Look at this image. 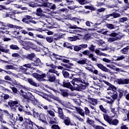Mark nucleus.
I'll return each mask as SVG.
<instances>
[{
	"label": "nucleus",
	"mask_w": 129,
	"mask_h": 129,
	"mask_svg": "<svg viewBox=\"0 0 129 129\" xmlns=\"http://www.w3.org/2000/svg\"><path fill=\"white\" fill-rule=\"evenodd\" d=\"M32 76L37 79L38 81H46V80L44 78H46V77L48 78V81L49 82L53 83L56 81V76L54 74H42L40 75L37 73H34L32 74Z\"/></svg>",
	"instance_id": "1"
},
{
	"label": "nucleus",
	"mask_w": 129,
	"mask_h": 129,
	"mask_svg": "<svg viewBox=\"0 0 129 129\" xmlns=\"http://www.w3.org/2000/svg\"><path fill=\"white\" fill-rule=\"evenodd\" d=\"M70 82H69V80H63L62 84H60V80H57V83L58 85H60V86H62V87H64L66 88H69V89H71L72 91H73V90H74V88H73V86L71 85V83Z\"/></svg>",
	"instance_id": "2"
},
{
	"label": "nucleus",
	"mask_w": 129,
	"mask_h": 129,
	"mask_svg": "<svg viewBox=\"0 0 129 129\" xmlns=\"http://www.w3.org/2000/svg\"><path fill=\"white\" fill-rule=\"evenodd\" d=\"M33 19L34 18H33V17L30 15H26L25 16V18L22 19V22H23V23H24L25 24H27V25H29L30 26H32V24H37V22L35 21L30 20H33Z\"/></svg>",
	"instance_id": "3"
},
{
	"label": "nucleus",
	"mask_w": 129,
	"mask_h": 129,
	"mask_svg": "<svg viewBox=\"0 0 129 129\" xmlns=\"http://www.w3.org/2000/svg\"><path fill=\"white\" fill-rule=\"evenodd\" d=\"M24 120L23 124L25 125V129H35L34 124L35 125L36 124L32 121L30 118H24Z\"/></svg>",
	"instance_id": "4"
},
{
	"label": "nucleus",
	"mask_w": 129,
	"mask_h": 129,
	"mask_svg": "<svg viewBox=\"0 0 129 129\" xmlns=\"http://www.w3.org/2000/svg\"><path fill=\"white\" fill-rule=\"evenodd\" d=\"M40 8H48L50 10H55L56 9V5L49 2H46L44 4L39 5Z\"/></svg>",
	"instance_id": "5"
},
{
	"label": "nucleus",
	"mask_w": 129,
	"mask_h": 129,
	"mask_svg": "<svg viewBox=\"0 0 129 129\" xmlns=\"http://www.w3.org/2000/svg\"><path fill=\"white\" fill-rule=\"evenodd\" d=\"M74 90H76L77 91H81L84 89H86V85H84L83 84H77L74 85Z\"/></svg>",
	"instance_id": "6"
},
{
	"label": "nucleus",
	"mask_w": 129,
	"mask_h": 129,
	"mask_svg": "<svg viewBox=\"0 0 129 129\" xmlns=\"http://www.w3.org/2000/svg\"><path fill=\"white\" fill-rule=\"evenodd\" d=\"M115 82L119 85H124V84H129V79H117Z\"/></svg>",
	"instance_id": "7"
},
{
	"label": "nucleus",
	"mask_w": 129,
	"mask_h": 129,
	"mask_svg": "<svg viewBox=\"0 0 129 129\" xmlns=\"http://www.w3.org/2000/svg\"><path fill=\"white\" fill-rule=\"evenodd\" d=\"M110 17H113L114 19H116L117 18H120V14L117 13L113 12V13H111L110 14L105 15V20H106V21H107L108 20V18H110Z\"/></svg>",
	"instance_id": "8"
},
{
	"label": "nucleus",
	"mask_w": 129,
	"mask_h": 129,
	"mask_svg": "<svg viewBox=\"0 0 129 129\" xmlns=\"http://www.w3.org/2000/svg\"><path fill=\"white\" fill-rule=\"evenodd\" d=\"M118 92V98L119 99L122 97V96H125V94L127 93V90L124 89H118L117 90Z\"/></svg>",
	"instance_id": "9"
},
{
	"label": "nucleus",
	"mask_w": 129,
	"mask_h": 129,
	"mask_svg": "<svg viewBox=\"0 0 129 129\" xmlns=\"http://www.w3.org/2000/svg\"><path fill=\"white\" fill-rule=\"evenodd\" d=\"M85 48H87V44H81L79 45H75L74 50L76 52H79L80 50H82Z\"/></svg>",
	"instance_id": "10"
},
{
	"label": "nucleus",
	"mask_w": 129,
	"mask_h": 129,
	"mask_svg": "<svg viewBox=\"0 0 129 129\" xmlns=\"http://www.w3.org/2000/svg\"><path fill=\"white\" fill-rule=\"evenodd\" d=\"M18 94L26 100H29V96H28V94H27V92L24 91V90H20V91L18 92Z\"/></svg>",
	"instance_id": "11"
},
{
	"label": "nucleus",
	"mask_w": 129,
	"mask_h": 129,
	"mask_svg": "<svg viewBox=\"0 0 129 129\" xmlns=\"http://www.w3.org/2000/svg\"><path fill=\"white\" fill-rule=\"evenodd\" d=\"M59 91V94L62 95L63 97H66L67 98H68V96H69V93L68 92V90L60 89Z\"/></svg>",
	"instance_id": "12"
},
{
	"label": "nucleus",
	"mask_w": 129,
	"mask_h": 129,
	"mask_svg": "<svg viewBox=\"0 0 129 129\" xmlns=\"http://www.w3.org/2000/svg\"><path fill=\"white\" fill-rule=\"evenodd\" d=\"M85 68L86 70H88V71H90V72L93 73V74L98 75V71L97 70H95V68L93 67V66H92V68H90V67H85Z\"/></svg>",
	"instance_id": "13"
},
{
	"label": "nucleus",
	"mask_w": 129,
	"mask_h": 129,
	"mask_svg": "<svg viewBox=\"0 0 129 129\" xmlns=\"http://www.w3.org/2000/svg\"><path fill=\"white\" fill-rule=\"evenodd\" d=\"M34 62H32V64L33 66H41L42 65V62H41V59L39 58H34L33 60H32Z\"/></svg>",
	"instance_id": "14"
},
{
	"label": "nucleus",
	"mask_w": 129,
	"mask_h": 129,
	"mask_svg": "<svg viewBox=\"0 0 129 129\" xmlns=\"http://www.w3.org/2000/svg\"><path fill=\"white\" fill-rule=\"evenodd\" d=\"M61 38L60 36H58L57 37L54 38V36H47L45 37L46 40L48 43H52L54 40L55 41H58L59 39H60Z\"/></svg>",
	"instance_id": "15"
},
{
	"label": "nucleus",
	"mask_w": 129,
	"mask_h": 129,
	"mask_svg": "<svg viewBox=\"0 0 129 129\" xmlns=\"http://www.w3.org/2000/svg\"><path fill=\"white\" fill-rule=\"evenodd\" d=\"M36 15L38 17H40V18H47V15H45L44 13H43V10L42 9L38 8L36 10Z\"/></svg>",
	"instance_id": "16"
},
{
	"label": "nucleus",
	"mask_w": 129,
	"mask_h": 129,
	"mask_svg": "<svg viewBox=\"0 0 129 129\" xmlns=\"http://www.w3.org/2000/svg\"><path fill=\"white\" fill-rule=\"evenodd\" d=\"M96 66L98 67V68H99V69L102 70V71H103L104 72H108V69L102 64L97 63H96Z\"/></svg>",
	"instance_id": "17"
},
{
	"label": "nucleus",
	"mask_w": 129,
	"mask_h": 129,
	"mask_svg": "<svg viewBox=\"0 0 129 129\" xmlns=\"http://www.w3.org/2000/svg\"><path fill=\"white\" fill-rule=\"evenodd\" d=\"M88 99L89 100V103H91L92 105H96L97 104V100L91 98V96L89 95H88Z\"/></svg>",
	"instance_id": "18"
},
{
	"label": "nucleus",
	"mask_w": 129,
	"mask_h": 129,
	"mask_svg": "<svg viewBox=\"0 0 129 129\" xmlns=\"http://www.w3.org/2000/svg\"><path fill=\"white\" fill-rule=\"evenodd\" d=\"M75 109L77 111L78 113L81 115L84 118L85 117V113L84 112V110L82 109L81 108L76 107Z\"/></svg>",
	"instance_id": "19"
},
{
	"label": "nucleus",
	"mask_w": 129,
	"mask_h": 129,
	"mask_svg": "<svg viewBox=\"0 0 129 129\" xmlns=\"http://www.w3.org/2000/svg\"><path fill=\"white\" fill-rule=\"evenodd\" d=\"M62 119L63 120V122L66 125H73L70 117H67L65 118L63 116V119Z\"/></svg>",
	"instance_id": "20"
},
{
	"label": "nucleus",
	"mask_w": 129,
	"mask_h": 129,
	"mask_svg": "<svg viewBox=\"0 0 129 129\" xmlns=\"http://www.w3.org/2000/svg\"><path fill=\"white\" fill-rule=\"evenodd\" d=\"M8 104L11 108H13L15 105H17V104H19V101H13L11 100L10 101H8Z\"/></svg>",
	"instance_id": "21"
},
{
	"label": "nucleus",
	"mask_w": 129,
	"mask_h": 129,
	"mask_svg": "<svg viewBox=\"0 0 129 129\" xmlns=\"http://www.w3.org/2000/svg\"><path fill=\"white\" fill-rule=\"evenodd\" d=\"M23 49L25 50H30V42H25L23 41L21 43Z\"/></svg>",
	"instance_id": "22"
},
{
	"label": "nucleus",
	"mask_w": 129,
	"mask_h": 129,
	"mask_svg": "<svg viewBox=\"0 0 129 129\" xmlns=\"http://www.w3.org/2000/svg\"><path fill=\"white\" fill-rule=\"evenodd\" d=\"M18 110L20 112H27V110H28V106H23L22 105H19L18 107Z\"/></svg>",
	"instance_id": "23"
},
{
	"label": "nucleus",
	"mask_w": 129,
	"mask_h": 129,
	"mask_svg": "<svg viewBox=\"0 0 129 129\" xmlns=\"http://www.w3.org/2000/svg\"><path fill=\"white\" fill-rule=\"evenodd\" d=\"M49 119H48V121L50 125H53V124H57L58 122H57V120H56V118H54L53 117H49Z\"/></svg>",
	"instance_id": "24"
},
{
	"label": "nucleus",
	"mask_w": 129,
	"mask_h": 129,
	"mask_svg": "<svg viewBox=\"0 0 129 129\" xmlns=\"http://www.w3.org/2000/svg\"><path fill=\"white\" fill-rule=\"evenodd\" d=\"M68 28L69 29H78L79 30H81L82 31H87V30L85 28H82L81 27H78L77 26V25H72L71 24H69L68 25Z\"/></svg>",
	"instance_id": "25"
},
{
	"label": "nucleus",
	"mask_w": 129,
	"mask_h": 129,
	"mask_svg": "<svg viewBox=\"0 0 129 129\" xmlns=\"http://www.w3.org/2000/svg\"><path fill=\"white\" fill-rule=\"evenodd\" d=\"M27 82L29 83V84H30V85H32V86H34V87H38V84L34 82L33 78L27 79Z\"/></svg>",
	"instance_id": "26"
},
{
	"label": "nucleus",
	"mask_w": 129,
	"mask_h": 129,
	"mask_svg": "<svg viewBox=\"0 0 129 129\" xmlns=\"http://www.w3.org/2000/svg\"><path fill=\"white\" fill-rule=\"evenodd\" d=\"M46 74H56L57 76H59L60 74L55 69H51L49 70Z\"/></svg>",
	"instance_id": "27"
},
{
	"label": "nucleus",
	"mask_w": 129,
	"mask_h": 129,
	"mask_svg": "<svg viewBox=\"0 0 129 129\" xmlns=\"http://www.w3.org/2000/svg\"><path fill=\"white\" fill-rule=\"evenodd\" d=\"M35 56L36 55L34 53H31L30 54H28L27 55H25L24 58H26V59H29V60H31V61H33Z\"/></svg>",
	"instance_id": "28"
},
{
	"label": "nucleus",
	"mask_w": 129,
	"mask_h": 129,
	"mask_svg": "<svg viewBox=\"0 0 129 129\" xmlns=\"http://www.w3.org/2000/svg\"><path fill=\"white\" fill-rule=\"evenodd\" d=\"M81 81V78H75L72 81H70V82L74 86L77 85L76 83H78V82H80Z\"/></svg>",
	"instance_id": "29"
},
{
	"label": "nucleus",
	"mask_w": 129,
	"mask_h": 129,
	"mask_svg": "<svg viewBox=\"0 0 129 129\" xmlns=\"http://www.w3.org/2000/svg\"><path fill=\"white\" fill-rule=\"evenodd\" d=\"M118 122H119V121L117 119H111L108 123L109 124H112V125H117Z\"/></svg>",
	"instance_id": "30"
},
{
	"label": "nucleus",
	"mask_w": 129,
	"mask_h": 129,
	"mask_svg": "<svg viewBox=\"0 0 129 129\" xmlns=\"http://www.w3.org/2000/svg\"><path fill=\"white\" fill-rule=\"evenodd\" d=\"M58 116L61 119H64V114L63 113V110L62 108L58 107Z\"/></svg>",
	"instance_id": "31"
},
{
	"label": "nucleus",
	"mask_w": 129,
	"mask_h": 129,
	"mask_svg": "<svg viewBox=\"0 0 129 129\" xmlns=\"http://www.w3.org/2000/svg\"><path fill=\"white\" fill-rule=\"evenodd\" d=\"M39 120L44 123H47V119H46V116L44 114H40L39 116Z\"/></svg>",
	"instance_id": "32"
},
{
	"label": "nucleus",
	"mask_w": 129,
	"mask_h": 129,
	"mask_svg": "<svg viewBox=\"0 0 129 129\" xmlns=\"http://www.w3.org/2000/svg\"><path fill=\"white\" fill-rule=\"evenodd\" d=\"M87 58H84L83 59H80L79 61H78L77 62L78 64H80V65H88V64L87 62Z\"/></svg>",
	"instance_id": "33"
},
{
	"label": "nucleus",
	"mask_w": 129,
	"mask_h": 129,
	"mask_svg": "<svg viewBox=\"0 0 129 129\" xmlns=\"http://www.w3.org/2000/svg\"><path fill=\"white\" fill-rule=\"evenodd\" d=\"M73 46L72 44L69 43V42H64L63 46L67 48V49H70L71 50H73Z\"/></svg>",
	"instance_id": "34"
},
{
	"label": "nucleus",
	"mask_w": 129,
	"mask_h": 129,
	"mask_svg": "<svg viewBox=\"0 0 129 129\" xmlns=\"http://www.w3.org/2000/svg\"><path fill=\"white\" fill-rule=\"evenodd\" d=\"M103 115L104 120H105V121H107V122L109 123L111 119V118H110V117L109 116L107 113H103Z\"/></svg>",
	"instance_id": "35"
},
{
	"label": "nucleus",
	"mask_w": 129,
	"mask_h": 129,
	"mask_svg": "<svg viewBox=\"0 0 129 129\" xmlns=\"http://www.w3.org/2000/svg\"><path fill=\"white\" fill-rule=\"evenodd\" d=\"M86 123H89L90 125H92L93 127H94V121L93 120L90 119L89 117H87V120H86Z\"/></svg>",
	"instance_id": "36"
},
{
	"label": "nucleus",
	"mask_w": 129,
	"mask_h": 129,
	"mask_svg": "<svg viewBox=\"0 0 129 129\" xmlns=\"http://www.w3.org/2000/svg\"><path fill=\"white\" fill-rule=\"evenodd\" d=\"M76 2H78L81 6H84V5H87V4H89V2L87 1V0H76Z\"/></svg>",
	"instance_id": "37"
},
{
	"label": "nucleus",
	"mask_w": 129,
	"mask_h": 129,
	"mask_svg": "<svg viewBox=\"0 0 129 129\" xmlns=\"http://www.w3.org/2000/svg\"><path fill=\"white\" fill-rule=\"evenodd\" d=\"M99 109L102 111V112H103V113H107L108 112V110L106 109V108H104L103 107V105H100L99 106Z\"/></svg>",
	"instance_id": "38"
},
{
	"label": "nucleus",
	"mask_w": 129,
	"mask_h": 129,
	"mask_svg": "<svg viewBox=\"0 0 129 129\" xmlns=\"http://www.w3.org/2000/svg\"><path fill=\"white\" fill-rule=\"evenodd\" d=\"M129 50V46H127L126 47L123 48L122 49L120 50V52L122 54H127Z\"/></svg>",
	"instance_id": "39"
},
{
	"label": "nucleus",
	"mask_w": 129,
	"mask_h": 129,
	"mask_svg": "<svg viewBox=\"0 0 129 129\" xmlns=\"http://www.w3.org/2000/svg\"><path fill=\"white\" fill-rule=\"evenodd\" d=\"M4 112L7 114V116H8L9 117H10L11 119H12V120H14V119H15V118H14V114H10V113H9V111L7 110H4Z\"/></svg>",
	"instance_id": "40"
},
{
	"label": "nucleus",
	"mask_w": 129,
	"mask_h": 129,
	"mask_svg": "<svg viewBox=\"0 0 129 129\" xmlns=\"http://www.w3.org/2000/svg\"><path fill=\"white\" fill-rule=\"evenodd\" d=\"M69 33L71 34H76V33H81V32H85V31H82V30H79L77 29L75 30H69Z\"/></svg>",
	"instance_id": "41"
},
{
	"label": "nucleus",
	"mask_w": 129,
	"mask_h": 129,
	"mask_svg": "<svg viewBox=\"0 0 129 129\" xmlns=\"http://www.w3.org/2000/svg\"><path fill=\"white\" fill-rule=\"evenodd\" d=\"M46 65L47 67H50L51 69H57V66H55L54 63H50L49 62H47Z\"/></svg>",
	"instance_id": "42"
},
{
	"label": "nucleus",
	"mask_w": 129,
	"mask_h": 129,
	"mask_svg": "<svg viewBox=\"0 0 129 129\" xmlns=\"http://www.w3.org/2000/svg\"><path fill=\"white\" fill-rule=\"evenodd\" d=\"M48 97H49V98H52V99L53 100H55L56 101H58V102H60V101H61V100H60V99L59 98V97H56L54 95H48Z\"/></svg>",
	"instance_id": "43"
},
{
	"label": "nucleus",
	"mask_w": 129,
	"mask_h": 129,
	"mask_svg": "<svg viewBox=\"0 0 129 129\" xmlns=\"http://www.w3.org/2000/svg\"><path fill=\"white\" fill-rule=\"evenodd\" d=\"M116 87L114 86L113 85H111L108 87V90H112L113 92H116Z\"/></svg>",
	"instance_id": "44"
},
{
	"label": "nucleus",
	"mask_w": 129,
	"mask_h": 129,
	"mask_svg": "<svg viewBox=\"0 0 129 129\" xmlns=\"http://www.w3.org/2000/svg\"><path fill=\"white\" fill-rule=\"evenodd\" d=\"M7 25L6 23L4 22H0V29L1 30H7Z\"/></svg>",
	"instance_id": "45"
},
{
	"label": "nucleus",
	"mask_w": 129,
	"mask_h": 129,
	"mask_svg": "<svg viewBox=\"0 0 129 129\" xmlns=\"http://www.w3.org/2000/svg\"><path fill=\"white\" fill-rule=\"evenodd\" d=\"M30 49H33V50H36L38 48V46L35 44L33 43L32 42H30Z\"/></svg>",
	"instance_id": "46"
},
{
	"label": "nucleus",
	"mask_w": 129,
	"mask_h": 129,
	"mask_svg": "<svg viewBox=\"0 0 129 129\" xmlns=\"http://www.w3.org/2000/svg\"><path fill=\"white\" fill-rule=\"evenodd\" d=\"M10 48L12 50H20V47H19L18 45L15 44H11L10 46Z\"/></svg>",
	"instance_id": "47"
},
{
	"label": "nucleus",
	"mask_w": 129,
	"mask_h": 129,
	"mask_svg": "<svg viewBox=\"0 0 129 129\" xmlns=\"http://www.w3.org/2000/svg\"><path fill=\"white\" fill-rule=\"evenodd\" d=\"M85 9H86V10H90V11H95V8L92 6H84Z\"/></svg>",
	"instance_id": "48"
},
{
	"label": "nucleus",
	"mask_w": 129,
	"mask_h": 129,
	"mask_svg": "<svg viewBox=\"0 0 129 129\" xmlns=\"http://www.w3.org/2000/svg\"><path fill=\"white\" fill-rule=\"evenodd\" d=\"M84 110L85 115L88 116L89 115V114H90V110H89V109H88V107H85L84 108Z\"/></svg>",
	"instance_id": "49"
},
{
	"label": "nucleus",
	"mask_w": 129,
	"mask_h": 129,
	"mask_svg": "<svg viewBox=\"0 0 129 129\" xmlns=\"http://www.w3.org/2000/svg\"><path fill=\"white\" fill-rule=\"evenodd\" d=\"M95 53L97 54V55H99V56H104V53L100 51L99 49H96L95 50Z\"/></svg>",
	"instance_id": "50"
},
{
	"label": "nucleus",
	"mask_w": 129,
	"mask_h": 129,
	"mask_svg": "<svg viewBox=\"0 0 129 129\" xmlns=\"http://www.w3.org/2000/svg\"><path fill=\"white\" fill-rule=\"evenodd\" d=\"M78 39V36L69 37H68L69 41H71V42H73L74 41H76Z\"/></svg>",
	"instance_id": "51"
},
{
	"label": "nucleus",
	"mask_w": 129,
	"mask_h": 129,
	"mask_svg": "<svg viewBox=\"0 0 129 129\" xmlns=\"http://www.w3.org/2000/svg\"><path fill=\"white\" fill-rule=\"evenodd\" d=\"M117 96H118V94L117 92H114L113 93V95L111 96V97L114 100H115L117 98Z\"/></svg>",
	"instance_id": "52"
},
{
	"label": "nucleus",
	"mask_w": 129,
	"mask_h": 129,
	"mask_svg": "<svg viewBox=\"0 0 129 129\" xmlns=\"http://www.w3.org/2000/svg\"><path fill=\"white\" fill-rule=\"evenodd\" d=\"M62 75L64 78H69V73L67 71H62Z\"/></svg>",
	"instance_id": "53"
},
{
	"label": "nucleus",
	"mask_w": 129,
	"mask_h": 129,
	"mask_svg": "<svg viewBox=\"0 0 129 129\" xmlns=\"http://www.w3.org/2000/svg\"><path fill=\"white\" fill-rule=\"evenodd\" d=\"M5 69L6 70H11V69H14V66L11 65H7L5 66Z\"/></svg>",
	"instance_id": "54"
},
{
	"label": "nucleus",
	"mask_w": 129,
	"mask_h": 129,
	"mask_svg": "<svg viewBox=\"0 0 129 129\" xmlns=\"http://www.w3.org/2000/svg\"><path fill=\"white\" fill-rule=\"evenodd\" d=\"M125 55H122L120 56H117L116 60L117 61H121V60H123V59H125Z\"/></svg>",
	"instance_id": "55"
},
{
	"label": "nucleus",
	"mask_w": 129,
	"mask_h": 129,
	"mask_svg": "<svg viewBox=\"0 0 129 129\" xmlns=\"http://www.w3.org/2000/svg\"><path fill=\"white\" fill-rule=\"evenodd\" d=\"M106 27L108 29H110V30H113L114 29V25L112 24H106Z\"/></svg>",
	"instance_id": "56"
},
{
	"label": "nucleus",
	"mask_w": 129,
	"mask_h": 129,
	"mask_svg": "<svg viewBox=\"0 0 129 129\" xmlns=\"http://www.w3.org/2000/svg\"><path fill=\"white\" fill-rule=\"evenodd\" d=\"M32 111H33V116L34 117H40V114L38 112H35L34 109L32 110Z\"/></svg>",
	"instance_id": "57"
},
{
	"label": "nucleus",
	"mask_w": 129,
	"mask_h": 129,
	"mask_svg": "<svg viewBox=\"0 0 129 129\" xmlns=\"http://www.w3.org/2000/svg\"><path fill=\"white\" fill-rule=\"evenodd\" d=\"M127 21V18L126 17H122L119 19V22L120 23H124V22H126Z\"/></svg>",
	"instance_id": "58"
},
{
	"label": "nucleus",
	"mask_w": 129,
	"mask_h": 129,
	"mask_svg": "<svg viewBox=\"0 0 129 129\" xmlns=\"http://www.w3.org/2000/svg\"><path fill=\"white\" fill-rule=\"evenodd\" d=\"M108 36H109V37H114H114L115 38V37H116V36H117V33L114 32V31H113L112 32H111V33L108 34Z\"/></svg>",
	"instance_id": "59"
},
{
	"label": "nucleus",
	"mask_w": 129,
	"mask_h": 129,
	"mask_svg": "<svg viewBox=\"0 0 129 129\" xmlns=\"http://www.w3.org/2000/svg\"><path fill=\"white\" fill-rule=\"evenodd\" d=\"M89 58H91L92 61H96L97 59L94 57V55L92 53H90L88 55Z\"/></svg>",
	"instance_id": "60"
},
{
	"label": "nucleus",
	"mask_w": 129,
	"mask_h": 129,
	"mask_svg": "<svg viewBox=\"0 0 129 129\" xmlns=\"http://www.w3.org/2000/svg\"><path fill=\"white\" fill-rule=\"evenodd\" d=\"M11 89H12L13 93H16L17 94H18V93H19V91H18V89H17V88H16L15 87H11Z\"/></svg>",
	"instance_id": "61"
},
{
	"label": "nucleus",
	"mask_w": 129,
	"mask_h": 129,
	"mask_svg": "<svg viewBox=\"0 0 129 129\" xmlns=\"http://www.w3.org/2000/svg\"><path fill=\"white\" fill-rule=\"evenodd\" d=\"M56 60H61L63 62V63H69L70 62V60L66 59H62L58 57H56Z\"/></svg>",
	"instance_id": "62"
},
{
	"label": "nucleus",
	"mask_w": 129,
	"mask_h": 129,
	"mask_svg": "<svg viewBox=\"0 0 129 129\" xmlns=\"http://www.w3.org/2000/svg\"><path fill=\"white\" fill-rule=\"evenodd\" d=\"M19 70L20 71H22V72H27V71L28 70L26 68H24V66H20L19 67Z\"/></svg>",
	"instance_id": "63"
},
{
	"label": "nucleus",
	"mask_w": 129,
	"mask_h": 129,
	"mask_svg": "<svg viewBox=\"0 0 129 129\" xmlns=\"http://www.w3.org/2000/svg\"><path fill=\"white\" fill-rule=\"evenodd\" d=\"M51 128L52 129H61V128H60L58 125H56L55 124L52 125Z\"/></svg>",
	"instance_id": "64"
}]
</instances>
